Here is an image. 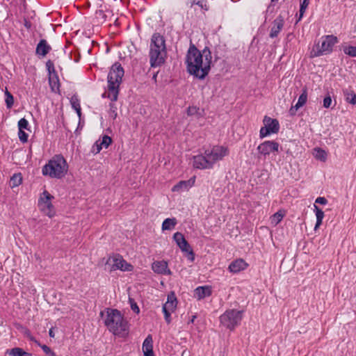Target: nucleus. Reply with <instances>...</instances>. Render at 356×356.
<instances>
[{
  "instance_id": "obj_1",
  "label": "nucleus",
  "mask_w": 356,
  "mask_h": 356,
  "mask_svg": "<svg viewBox=\"0 0 356 356\" xmlns=\"http://www.w3.org/2000/svg\"><path fill=\"white\" fill-rule=\"evenodd\" d=\"M104 325L114 335L125 337L129 334L128 322L124 319L121 312L117 309L106 308L104 311L100 312V316L104 317Z\"/></svg>"
},
{
  "instance_id": "obj_2",
  "label": "nucleus",
  "mask_w": 356,
  "mask_h": 356,
  "mask_svg": "<svg viewBox=\"0 0 356 356\" xmlns=\"http://www.w3.org/2000/svg\"><path fill=\"white\" fill-rule=\"evenodd\" d=\"M185 64L186 71L189 74L200 80H203L206 78L205 73H203L204 67L201 51L197 49L191 40L186 54Z\"/></svg>"
},
{
  "instance_id": "obj_3",
  "label": "nucleus",
  "mask_w": 356,
  "mask_h": 356,
  "mask_svg": "<svg viewBox=\"0 0 356 356\" xmlns=\"http://www.w3.org/2000/svg\"><path fill=\"white\" fill-rule=\"evenodd\" d=\"M149 63L152 67L161 66L165 62L167 49L165 39L159 33H154L151 38L149 44Z\"/></svg>"
},
{
  "instance_id": "obj_4",
  "label": "nucleus",
  "mask_w": 356,
  "mask_h": 356,
  "mask_svg": "<svg viewBox=\"0 0 356 356\" xmlns=\"http://www.w3.org/2000/svg\"><path fill=\"white\" fill-rule=\"evenodd\" d=\"M124 74V68L119 62H115L111 65L107 76V88L108 97L112 102H115L118 99L120 85L122 82Z\"/></svg>"
},
{
  "instance_id": "obj_5",
  "label": "nucleus",
  "mask_w": 356,
  "mask_h": 356,
  "mask_svg": "<svg viewBox=\"0 0 356 356\" xmlns=\"http://www.w3.org/2000/svg\"><path fill=\"white\" fill-rule=\"evenodd\" d=\"M68 164L62 154H55L42 169L44 176L62 179L68 171Z\"/></svg>"
},
{
  "instance_id": "obj_6",
  "label": "nucleus",
  "mask_w": 356,
  "mask_h": 356,
  "mask_svg": "<svg viewBox=\"0 0 356 356\" xmlns=\"http://www.w3.org/2000/svg\"><path fill=\"white\" fill-rule=\"evenodd\" d=\"M243 310H236L234 309H227L220 316V324L227 329L232 331L236 327L241 324L243 318Z\"/></svg>"
},
{
  "instance_id": "obj_7",
  "label": "nucleus",
  "mask_w": 356,
  "mask_h": 356,
  "mask_svg": "<svg viewBox=\"0 0 356 356\" xmlns=\"http://www.w3.org/2000/svg\"><path fill=\"white\" fill-rule=\"evenodd\" d=\"M321 45L320 46L318 44L316 50H312L311 57H318L332 53L333 47L339 42L337 37L334 35H324L321 38Z\"/></svg>"
},
{
  "instance_id": "obj_8",
  "label": "nucleus",
  "mask_w": 356,
  "mask_h": 356,
  "mask_svg": "<svg viewBox=\"0 0 356 356\" xmlns=\"http://www.w3.org/2000/svg\"><path fill=\"white\" fill-rule=\"evenodd\" d=\"M172 238L181 251L184 253L187 259L191 262H193L195 259V254L189 243L185 238L184 234L179 232H177L173 234Z\"/></svg>"
},
{
  "instance_id": "obj_9",
  "label": "nucleus",
  "mask_w": 356,
  "mask_h": 356,
  "mask_svg": "<svg viewBox=\"0 0 356 356\" xmlns=\"http://www.w3.org/2000/svg\"><path fill=\"white\" fill-rule=\"evenodd\" d=\"M54 196L48 191L44 190L38 199V206L40 210L49 218H53L56 215V210L51 203Z\"/></svg>"
},
{
  "instance_id": "obj_10",
  "label": "nucleus",
  "mask_w": 356,
  "mask_h": 356,
  "mask_svg": "<svg viewBox=\"0 0 356 356\" xmlns=\"http://www.w3.org/2000/svg\"><path fill=\"white\" fill-rule=\"evenodd\" d=\"M106 266L109 268L110 271L120 270L122 271L130 272L134 269V266L127 263L119 254H115L112 258H108Z\"/></svg>"
},
{
  "instance_id": "obj_11",
  "label": "nucleus",
  "mask_w": 356,
  "mask_h": 356,
  "mask_svg": "<svg viewBox=\"0 0 356 356\" xmlns=\"http://www.w3.org/2000/svg\"><path fill=\"white\" fill-rule=\"evenodd\" d=\"M264 127H262L259 131L260 138H264L270 134H277L280 131V123L277 119L271 118L267 115L264 116L263 120Z\"/></svg>"
},
{
  "instance_id": "obj_12",
  "label": "nucleus",
  "mask_w": 356,
  "mask_h": 356,
  "mask_svg": "<svg viewBox=\"0 0 356 356\" xmlns=\"http://www.w3.org/2000/svg\"><path fill=\"white\" fill-rule=\"evenodd\" d=\"M46 67L48 72L49 83L51 90L54 92L60 93V81L57 72L54 68V64L52 60H48L46 62Z\"/></svg>"
},
{
  "instance_id": "obj_13",
  "label": "nucleus",
  "mask_w": 356,
  "mask_h": 356,
  "mask_svg": "<svg viewBox=\"0 0 356 356\" xmlns=\"http://www.w3.org/2000/svg\"><path fill=\"white\" fill-rule=\"evenodd\" d=\"M280 144L275 140H266L258 145V154L266 157L270 153L279 152Z\"/></svg>"
},
{
  "instance_id": "obj_14",
  "label": "nucleus",
  "mask_w": 356,
  "mask_h": 356,
  "mask_svg": "<svg viewBox=\"0 0 356 356\" xmlns=\"http://www.w3.org/2000/svg\"><path fill=\"white\" fill-rule=\"evenodd\" d=\"M193 166L200 170L211 169L213 167L211 160L204 156L203 154H198L193 157Z\"/></svg>"
},
{
  "instance_id": "obj_15",
  "label": "nucleus",
  "mask_w": 356,
  "mask_h": 356,
  "mask_svg": "<svg viewBox=\"0 0 356 356\" xmlns=\"http://www.w3.org/2000/svg\"><path fill=\"white\" fill-rule=\"evenodd\" d=\"M202 58H204V70L203 73H205L206 77L208 76L209 72L211 71V67L214 65L215 62L213 60L212 52L209 47H205L201 51Z\"/></svg>"
},
{
  "instance_id": "obj_16",
  "label": "nucleus",
  "mask_w": 356,
  "mask_h": 356,
  "mask_svg": "<svg viewBox=\"0 0 356 356\" xmlns=\"http://www.w3.org/2000/svg\"><path fill=\"white\" fill-rule=\"evenodd\" d=\"M196 177L193 176L191 177L188 180H181L177 183L175 186H172L171 191L172 192H182L184 191H188L191 187H193L195 182Z\"/></svg>"
},
{
  "instance_id": "obj_17",
  "label": "nucleus",
  "mask_w": 356,
  "mask_h": 356,
  "mask_svg": "<svg viewBox=\"0 0 356 356\" xmlns=\"http://www.w3.org/2000/svg\"><path fill=\"white\" fill-rule=\"evenodd\" d=\"M284 24V17L281 15H280L272 22V25H271L270 31V33H269V37L271 38L277 37L280 32L282 29Z\"/></svg>"
},
{
  "instance_id": "obj_18",
  "label": "nucleus",
  "mask_w": 356,
  "mask_h": 356,
  "mask_svg": "<svg viewBox=\"0 0 356 356\" xmlns=\"http://www.w3.org/2000/svg\"><path fill=\"white\" fill-rule=\"evenodd\" d=\"M229 153L228 148L224 146H216L213 147L212 149H211V154L212 156V159L211 160V162L212 163V165L221 159L226 155H227Z\"/></svg>"
},
{
  "instance_id": "obj_19",
  "label": "nucleus",
  "mask_w": 356,
  "mask_h": 356,
  "mask_svg": "<svg viewBox=\"0 0 356 356\" xmlns=\"http://www.w3.org/2000/svg\"><path fill=\"white\" fill-rule=\"evenodd\" d=\"M152 269L157 274L168 275L172 274V271L168 267V263L164 260L154 261L152 265Z\"/></svg>"
},
{
  "instance_id": "obj_20",
  "label": "nucleus",
  "mask_w": 356,
  "mask_h": 356,
  "mask_svg": "<svg viewBox=\"0 0 356 356\" xmlns=\"http://www.w3.org/2000/svg\"><path fill=\"white\" fill-rule=\"evenodd\" d=\"M211 294L212 288L211 286H197L194 290L193 297L195 298L197 300H200L211 296Z\"/></svg>"
},
{
  "instance_id": "obj_21",
  "label": "nucleus",
  "mask_w": 356,
  "mask_h": 356,
  "mask_svg": "<svg viewBox=\"0 0 356 356\" xmlns=\"http://www.w3.org/2000/svg\"><path fill=\"white\" fill-rule=\"evenodd\" d=\"M51 50V47L44 39H41L38 43L35 49V54L44 57Z\"/></svg>"
},
{
  "instance_id": "obj_22",
  "label": "nucleus",
  "mask_w": 356,
  "mask_h": 356,
  "mask_svg": "<svg viewBox=\"0 0 356 356\" xmlns=\"http://www.w3.org/2000/svg\"><path fill=\"white\" fill-rule=\"evenodd\" d=\"M248 266V264L243 259H238L232 262L229 266V270L230 272L236 273L241 270H245Z\"/></svg>"
},
{
  "instance_id": "obj_23",
  "label": "nucleus",
  "mask_w": 356,
  "mask_h": 356,
  "mask_svg": "<svg viewBox=\"0 0 356 356\" xmlns=\"http://www.w3.org/2000/svg\"><path fill=\"white\" fill-rule=\"evenodd\" d=\"M142 349L144 356H155L153 350V339L151 334H148L144 340Z\"/></svg>"
},
{
  "instance_id": "obj_24",
  "label": "nucleus",
  "mask_w": 356,
  "mask_h": 356,
  "mask_svg": "<svg viewBox=\"0 0 356 356\" xmlns=\"http://www.w3.org/2000/svg\"><path fill=\"white\" fill-rule=\"evenodd\" d=\"M177 304V300L174 292H171L168 295L167 301L163 304L162 309L174 312Z\"/></svg>"
},
{
  "instance_id": "obj_25",
  "label": "nucleus",
  "mask_w": 356,
  "mask_h": 356,
  "mask_svg": "<svg viewBox=\"0 0 356 356\" xmlns=\"http://www.w3.org/2000/svg\"><path fill=\"white\" fill-rule=\"evenodd\" d=\"M186 6L190 8H193L195 6H197L203 12L207 11L209 9L207 0H187Z\"/></svg>"
},
{
  "instance_id": "obj_26",
  "label": "nucleus",
  "mask_w": 356,
  "mask_h": 356,
  "mask_svg": "<svg viewBox=\"0 0 356 356\" xmlns=\"http://www.w3.org/2000/svg\"><path fill=\"white\" fill-rule=\"evenodd\" d=\"M6 354L10 356H32L31 353L26 352L23 348L19 347L6 350Z\"/></svg>"
},
{
  "instance_id": "obj_27",
  "label": "nucleus",
  "mask_w": 356,
  "mask_h": 356,
  "mask_svg": "<svg viewBox=\"0 0 356 356\" xmlns=\"http://www.w3.org/2000/svg\"><path fill=\"white\" fill-rule=\"evenodd\" d=\"M314 211L316 216V222L314 227V230H316L322 225L323 219L324 218V212L316 204H314Z\"/></svg>"
},
{
  "instance_id": "obj_28",
  "label": "nucleus",
  "mask_w": 356,
  "mask_h": 356,
  "mask_svg": "<svg viewBox=\"0 0 356 356\" xmlns=\"http://www.w3.org/2000/svg\"><path fill=\"white\" fill-rule=\"evenodd\" d=\"M177 224V220L175 218H166L163 220L162 223V230H171Z\"/></svg>"
},
{
  "instance_id": "obj_29",
  "label": "nucleus",
  "mask_w": 356,
  "mask_h": 356,
  "mask_svg": "<svg viewBox=\"0 0 356 356\" xmlns=\"http://www.w3.org/2000/svg\"><path fill=\"white\" fill-rule=\"evenodd\" d=\"M22 182V177L20 172L15 173L10 178V185L12 188L19 186Z\"/></svg>"
},
{
  "instance_id": "obj_30",
  "label": "nucleus",
  "mask_w": 356,
  "mask_h": 356,
  "mask_svg": "<svg viewBox=\"0 0 356 356\" xmlns=\"http://www.w3.org/2000/svg\"><path fill=\"white\" fill-rule=\"evenodd\" d=\"M316 152L315 158L321 161L325 162L327 160V152L321 147L314 148Z\"/></svg>"
},
{
  "instance_id": "obj_31",
  "label": "nucleus",
  "mask_w": 356,
  "mask_h": 356,
  "mask_svg": "<svg viewBox=\"0 0 356 356\" xmlns=\"http://www.w3.org/2000/svg\"><path fill=\"white\" fill-rule=\"evenodd\" d=\"M343 94L346 96V100L347 102L353 105H356V94L354 92V91H349L346 89L343 90Z\"/></svg>"
},
{
  "instance_id": "obj_32",
  "label": "nucleus",
  "mask_w": 356,
  "mask_h": 356,
  "mask_svg": "<svg viewBox=\"0 0 356 356\" xmlns=\"http://www.w3.org/2000/svg\"><path fill=\"white\" fill-rule=\"evenodd\" d=\"M5 97V102L7 108H11L14 104L13 95L7 89H6Z\"/></svg>"
},
{
  "instance_id": "obj_33",
  "label": "nucleus",
  "mask_w": 356,
  "mask_h": 356,
  "mask_svg": "<svg viewBox=\"0 0 356 356\" xmlns=\"http://www.w3.org/2000/svg\"><path fill=\"white\" fill-rule=\"evenodd\" d=\"M309 0H300V10H299V18L298 22L303 17L304 13L309 5Z\"/></svg>"
},
{
  "instance_id": "obj_34",
  "label": "nucleus",
  "mask_w": 356,
  "mask_h": 356,
  "mask_svg": "<svg viewBox=\"0 0 356 356\" xmlns=\"http://www.w3.org/2000/svg\"><path fill=\"white\" fill-rule=\"evenodd\" d=\"M343 51L345 54L350 57H356V47L352 45L344 46Z\"/></svg>"
},
{
  "instance_id": "obj_35",
  "label": "nucleus",
  "mask_w": 356,
  "mask_h": 356,
  "mask_svg": "<svg viewBox=\"0 0 356 356\" xmlns=\"http://www.w3.org/2000/svg\"><path fill=\"white\" fill-rule=\"evenodd\" d=\"M117 110H118V108L114 103L109 104L108 115H109V117L111 118H112L113 120H115L118 117Z\"/></svg>"
},
{
  "instance_id": "obj_36",
  "label": "nucleus",
  "mask_w": 356,
  "mask_h": 356,
  "mask_svg": "<svg viewBox=\"0 0 356 356\" xmlns=\"http://www.w3.org/2000/svg\"><path fill=\"white\" fill-rule=\"evenodd\" d=\"M112 138L108 135H104L102 138V140H99L102 147L108 148V146L112 143Z\"/></svg>"
},
{
  "instance_id": "obj_37",
  "label": "nucleus",
  "mask_w": 356,
  "mask_h": 356,
  "mask_svg": "<svg viewBox=\"0 0 356 356\" xmlns=\"http://www.w3.org/2000/svg\"><path fill=\"white\" fill-rule=\"evenodd\" d=\"M284 216V213H283L282 211H278L272 216V222H275L276 225L278 224L280 222L282 221Z\"/></svg>"
},
{
  "instance_id": "obj_38",
  "label": "nucleus",
  "mask_w": 356,
  "mask_h": 356,
  "mask_svg": "<svg viewBox=\"0 0 356 356\" xmlns=\"http://www.w3.org/2000/svg\"><path fill=\"white\" fill-rule=\"evenodd\" d=\"M70 103H71L72 108H74L76 111V109L81 108V105H80V101L76 95H73L71 97Z\"/></svg>"
},
{
  "instance_id": "obj_39",
  "label": "nucleus",
  "mask_w": 356,
  "mask_h": 356,
  "mask_svg": "<svg viewBox=\"0 0 356 356\" xmlns=\"http://www.w3.org/2000/svg\"><path fill=\"white\" fill-rule=\"evenodd\" d=\"M307 100V88H304L302 90V93L299 96L298 102L302 104L305 105Z\"/></svg>"
},
{
  "instance_id": "obj_40",
  "label": "nucleus",
  "mask_w": 356,
  "mask_h": 356,
  "mask_svg": "<svg viewBox=\"0 0 356 356\" xmlns=\"http://www.w3.org/2000/svg\"><path fill=\"white\" fill-rule=\"evenodd\" d=\"M18 128L19 130L29 129V122L24 118H21L18 121Z\"/></svg>"
},
{
  "instance_id": "obj_41",
  "label": "nucleus",
  "mask_w": 356,
  "mask_h": 356,
  "mask_svg": "<svg viewBox=\"0 0 356 356\" xmlns=\"http://www.w3.org/2000/svg\"><path fill=\"white\" fill-rule=\"evenodd\" d=\"M40 347L42 349L47 356H57L55 352H54L48 346L42 344Z\"/></svg>"
},
{
  "instance_id": "obj_42",
  "label": "nucleus",
  "mask_w": 356,
  "mask_h": 356,
  "mask_svg": "<svg viewBox=\"0 0 356 356\" xmlns=\"http://www.w3.org/2000/svg\"><path fill=\"white\" fill-rule=\"evenodd\" d=\"M129 302L130 303V307H131V310L136 314H139L140 309H139L137 303L136 302V301L133 298H129Z\"/></svg>"
},
{
  "instance_id": "obj_43",
  "label": "nucleus",
  "mask_w": 356,
  "mask_h": 356,
  "mask_svg": "<svg viewBox=\"0 0 356 356\" xmlns=\"http://www.w3.org/2000/svg\"><path fill=\"white\" fill-rule=\"evenodd\" d=\"M332 103V97L329 93L324 97L323 99V107L325 108H329L331 107Z\"/></svg>"
},
{
  "instance_id": "obj_44",
  "label": "nucleus",
  "mask_w": 356,
  "mask_h": 356,
  "mask_svg": "<svg viewBox=\"0 0 356 356\" xmlns=\"http://www.w3.org/2000/svg\"><path fill=\"white\" fill-rule=\"evenodd\" d=\"M18 136L22 143H24L28 141L29 134L24 130H19Z\"/></svg>"
},
{
  "instance_id": "obj_45",
  "label": "nucleus",
  "mask_w": 356,
  "mask_h": 356,
  "mask_svg": "<svg viewBox=\"0 0 356 356\" xmlns=\"http://www.w3.org/2000/svg\"><path fill=\"white\" fill-rule=\"evenodd\" d=\"M102 146L99 143V140H97L92 147L91 152L93 154H97L102 149Z\"/></svg>"
},
{
  "instance_id": "obj_46",
  "label": "nucleus",
  "mask_w": 356,
  "mask_h": 356,
  "mask_svg": "<svg viewBox=\"0 0 356 356\" xmlns=\"http://www.w3.org/2000/svg\"><path fill=\"white\" fill-rule=\"evenodd\" d=\"M200 108L197 106H189L188 108H187V115H189V116H192V115H194L195 114H197L198 111H199Z\"/></svg>"
},
{
  "instance_id": "obj_47",
  "label": "nucleus",
  "mask_w": 356,
  "mask_h": 356,
  "mask_svg": "<svg viewBox=\"0 0 356 356\" xmlns=\"http://www.w3.org/2000/svg\"><path fill=\"white\" fill-rule=\"evenodd\" d=\"M163 313L164 314V318L167 323H170L171 321V313L172 312L167 311L165 309H162Z\"/></svg>"
},
{
  "instance_id": "obj_48",
  "label": "nucleus",
  "mask_w": 356,
  "mask_h": 356,
  "mask_svg": "<svg viewBox=\"0 0 356 356\" xmlns=\"http://www.w3.org/2000/svg\"><path fill=\"white\" fill-rule=\"evenodd\" d=\"M315 203L325 205L327 203V200L325 197H318L315 200Z\"/></svg>"
},
{
  "instance_id": "obj_49",
  "label": "nucleus",
  "mask_w": 356,
  "mask_h": 356,
  "mask_svg": "<svg viewBox=\"0 0 356 356\" xmlns=\"http://www.w3.org/2000/svg\"><path fill=\"white\" fill-rule=\"evenodd\" d=\"M298 108L295 107V106H292L289 110V114L290 116H294L296 114Z\"/></svg>"
},
{
  "instance_id": "obj_50",
  "label": "nucleus",
  "mask_w": 356,
  "mask_h": 356,
  "mask_svg": "<svg viewBox=\"0 0 356 356\" xmlns=\"http://www.w3.org/2000/svg\"><path fill=\"white\" fill-rule=\"evenodd\" d=\"M277 1H278V0H270V3L268 6V8H267L266 13L272 11L271 10V8L273 7L274 6V3L277 2Z\"/></svg>"
},
{
  "instance_id": "obj_51",
  "label": "nucleus",
  "mask_w": 356,
  "mask_h": 356,
  "mask_svg": "<svg viewBox=\"0 0 356 356\" xmlns=\"http://www.w3.org/2000/svg\"><path fill=\"white\" fill-rule=\"evenodd\" d=\"M24 25L27 29H29L31 28L32 24L29 20L24 19Z\"/></svg>"
},
{
  "instance_id": "obj_52",
  "label": "nucleus",
  "mask_w": 356,
  "mask_h": 356,
  "mask_svg": "<svg viewBox=\"0 0 356 356\" xmlns=\"http://www.w3.org/2000/svg\"><path fill=\"white\" fill-rule=\"evenodd\" d=\"M211 153V150L210 149H206L204 152V156H206L207 157V159H209V160H211L212 159V156H211V154H210Z\"/></svg>"
},
{
  "instance_id": "obj_53",
  "label": "nucleus",
  "mask_w": 356,
  "mask_h": 356,
  "mask_svg": "<svg viewBox=\"0 0 356 356\" xmlns=\"http://www.w3.org/2000/svg\"><path fill=\"white\" fill-rule=\"evenodd\" d=\"M23 333H24V335L26 336L27 338H29V337H31V335H32L30 330L26 327L24 328Z\"/></svg>"
},
{
  "instance_id": "obj_54",
  "label": "nucleus",
  "mask_w": 356,
  "mask_h": 356,
  "mask_svg": "<svg viewBox=\"0 0 356 356\" xmlns=\"http://www.w3.org/2000/svg\"><path fill=\"white\" fill-rule=\"evenodd\" d=\"M28 339L30 341L36 343L38 346H40L42 345L33 335H31V337H29Z\"/></svg>"
},
{
  "instance_id": "obj_55",
  "label": "nucleus",
  "mask_w": 356,
  "mask_h": 356,
  "mask_svg": "<svg viewBox=\"0 0 356 356\" xmlns=\"http://www.w3.org/2000/svg\"><path fill=\"white\" fill-rule=\"evenodd\" d=\"M28 339L30 341L36 343L38 346H40L42 345L33 335H31V337H29Z\"/></svg>"
},
{
  "instance_id": "obj_56",
  "label": "nucleus",
  "mask_w": 356,
  "mask_h": 356,
  "mask_svg": "<svg viewBox=\"0 0 356 356\" xmlns=\"http://www.w3.org/2000/svg\"><path fill=\"white\" fill-rule=\"evenodd\" d=\"M220 58V57L218 56V52L215 51L213 52V62L216 63Z\"/></svg>"
},
{
  "instance_id": "obj_57",
  "label": "nucleus",
  "mask_w": 356,
  "mask_h": 356,
  "mask_svg": "<svg viewBox=\"0 0 356 356\" xmlns=\"http://www.w3.org/2000/svg\"><path fill=\"white\" fill-rule=\"evenodd\" d=\"M197 318V316L196 315H193L191 318V319L188 321V323L190 324V323H194V321L195 319Z\"/></svg>"
},
{
  "instance_id": "obj_58",
  "label": "nucleus",
  "mask_w": 356,
  "mask_h": 356,
  "mask_svg": "<svg viewBox=\"0 0 356 356\" xmlns=\"http://www.w3.org/2000/svg\"><path fill=\"white\" fill-rule=\"evenodd\" d=\"M49 335L50 337L54 338V332L52 329H50L49 331Z\"/></svg>"
},
{
  "instance_id": "obj_59",
  "label": "nucleus",
  "mask_w": 356,
  "mask_h": 356,
  "mask_svg": "<svg viewBox=\"0 0 356 356\" xmlns=\"http://www.w3.org/2000/svg\"><path fill=\"white\" fill-rule=\"evenodd\" d=\"M302 106H303V104H302L301 103H300V102L298 101V102H297V103L296 104V105H295V107H296V108H298H298H300V107H302Z\"/></svg>"
},
{
  "instance_id": "obj_60",
  "label": "nucleus",
  "mask_w": 356,
  "mask_h": 356,
  "mask_svg": "<svg viewBox=\"0 0 356 356\" xmlns=\"http://www.w3.org/2000/svg\"><path fill=\"white\" fill-rule=\"evenodd\" d=\"M76 113H77V115H78L79 118H81V108H80V109H76Z\"/></svg>"
},
{
  "instance_id": "obj_61",
  "label": "nucleus",
  "mask_w": 356,
  "mask_h": 356,
  "mask_svg": "<svg viewBox=\"0 0 356 356\" xmlns=\"http://www.w3.org/2000/svg\"><path fill=\"white\" fill-rule=\"evenodd\" d=\"M157 74H158V72L154 73L152 76V79L154 80L155 81H156Z\"/></svg>"
},
{
  "instance_id": "obj_62",
  "label": "nucleus",
  "mask_w": 356,
  "mask_h": 356,
  "mask_svg": "<svg viewBox=\"0 0 356 356\" xmlns=\"http://www.w3.org/2000/svg\"><path fill=\"white\" fill-rule=\"evenodd\" d=\"M102 97L103 98H106V97L108 98V92H104V93L102 95Z\"/></svg>"
}]
</instances>
